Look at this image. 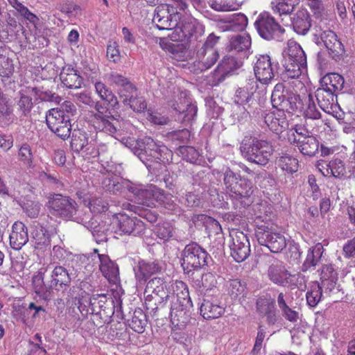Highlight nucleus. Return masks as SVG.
Masks as SVG:
<instances>
[{
    "instance_id": "nucleus-1",
    "label": "nucleus",
    "mask_w": 355,
    "mask_h": 355,
    "mask_svg": "<svg viewBox=\"0 0 355 355\" xmlns=\"http://www.w3.org/2000/svg\"><path fill=\"white\" fill-rule=\"evenodd\" d=\"M125 145L154 175H157L162 164L172 159V151L150 137L130 139L126 141Z\"/></svg>"
},
{
    "instance_id": "nucleus-2",
    "label": "nucleus",
    "mask_w": 355,
    "mask_h": 355,
    "mask_svg": "<svg viewBox=\"0 0 355 355\" xmlns=\"http://www.w3.org/2000/svg\"><path fill=\"white\" fill-rule=\"evenodd\" d=\"M300 96L292 90L286 89L283 83H277L271 95L272 106L278 110L277 113L268 112L264 116V123L276 134L283 132L288 127V122L281 113H292L297 109Z\"/></svg>"
},
{
    "instance_id": "nucleus-3",
    "label": "nucleus",
    "mask_w": 355,
    "mask_h": 355,
    "mask_svg": "<svg viewBox=\"0 0 355 355\" xmlns=\"http://www.w3.org/2000/svg\"><path fill=\"white\" fill-rule=\"evenodd\" d=\"M46 207L49 213L56 218L66 221L75 220L79 223H87V225H85V226L90 230L94 236L98 232L96 230L97 226L93 228L89 222H87L83 218L76 216L78 205L74 199L68 196L60 193L50 194L48 197Z\"/></svg>"
},
{
    "instance_id": "nucleus-4",
    "label": "nucleus",
    "mask_w": 355,
    "mask_h": 355,
    "mask_svg": "<svg viewBox=\"0 0 355 355\" xmlns=\"http://www.w3.org/2000/svg\"><path fill=\"white\" fill-rule=\"evenodd\" d=\"M170 316L173 324L186 323L192 302L189 295L187 285L182 281H175L171 284Z\"/></svg>"
},
{
    "instance_id": "nucleus-5",
    "label": "nucleus",
    "mask_w": 355,
    "mask_h": 355,
    "mask_svg": "<svg viewBox=\"0 0 355 355\" xmlns=\"http://www.w3.org/2000/svg\"><path fill=\"white\" fill-rule=\"evenodd\" d=\"M223 183L230 197L239 202L241 206H248L253 193L252 182L233 171L229 166L223 168Z\"/></svg>"
},
{
    "instance_id": "nucleus-6",
    "label": "nucleus",
    "mask_w": 355,
    "mask_h": 355,
    "mask_svg": "<svg viewBox=\"0 0 355 355\" xmlns=\"http://www.w3.org/2000/svg\"><path fill=\"white\" fill-rule=\"evenodd\" d=\"M171 287L166 281L160 277L150 279L144 291L146 309L153 315H157L159 309L164 307L170 300Z\"/></svg>"
},
{
    "instance_id": "nucleus-7",
    "label": "nucleus",
    "mask_w": 355,
    "mask_h": 355,
    "mask_svg": "<svg viewBox=\"0 0 355 355\" xmlns=\"http://www.w3.org/2000/svg\"><path fill=\"white\" fill-rule=\"evenodd\" d=\"M270 216L259 215L256 222L255 236L261 245L267 247L270 252L277 253L286 246V239L283 234L275 232L271 223H268Z\"/></svg>"
},
{
    "instance_id": "nucleus-8",
    "label": "nucleus",
    "mask_w": 355,
    "mask_h": 355,
    "mask_svg": "<svg viewBox=\"0 0 355 355\" xmlns=\"http://www.w3.org/2000/svg\"><path fill=\"white\" fill-rule=\"evenodd\" d=\"M282 78L285 81L299 78L306 67V56L302 47L294 42L289 44L283 62Z\"/></svg>"
},
{
    "instance_id": "nucleus-9",
    "label": "nucleus",
    "mask_w": 355,
    "mask_h": 355,
    "mask_svg": "<svg viewBox=\"0 0 355 355\" xmlns=\"http://www.w3.org/2000/svg\"><path fill=\"white\" fill-rule=\"evenodd\" d=\"M240 150L248 161L263 166L268 162L273 152L272 146L268 141L257 138L244 140Z\"/></svg>"
},
{
    "instance_id": "nucleus-10",
    "label": "nucleus",
    "mask_w": 355,
    "mask_h": 355,
    "mask_svg": "<svg viewBox=\"0 0 355 355\" xmlns=\"http://www.w3.org/2000/svg\"><path fill=\"white\" fill-rule=\"evenodd\" d=\"M181 256L182 267L187 273L207 266L209 258L205 250L195 242L187 245Z\"/></svg>"
},
{
    "instance_id": "nucleus-11",
    "label": "nucleus",
    "mask_w": 355,
    "mask_h": 355,
    "mask_svg": "<svg viewBox=\"0 0 355 355\" xmlns=\"http://www.w3.org/2000/svg\"><path fill=\"white\" fill-rule=\"evenodd\" d=\"M126 190L130 192L135 200L147 207L155 206V202L164 203L165 196L162 191L153 186L145 187L132 182L127 183Z\"/></svg>"
},
{
    "instance_id": "nucleus-12",
    "label": "nucleus",
    "mask_w": 355,
    "mask_h": 355,
    "mask_svg": "<svg viewBox=\"0 0 355 355\" xmlns=\"http://www.w3.org/2000/svg\"><path fill=\"white\" fill-rule=\"evenodd\" d=\"M254 26L259 35L266 40H280L285 32L282 28L268 13L260 14L254 22Z\"/></svg>"
},
{
    "instance_id": "nucleus-13",
    "label": "nucleus",
    "mask_w": 355,
    "mask_h": 355,
    "mask_svg": "<svg viewBox=\"0 0 355 355\" xmlns=\"http://www.w3.org/2000/svg\"><path fill=\"white\" fill-rule=\"evenodd\" d=\"M171 107L178 112L177 119L182 123H191L197 114V106L187 98L185 92H180L171 103Z\"/></svg>"
},
{
    "instance_id": "nucleus-14",
    "label": "nucleus",
    "mask_w": 355,
    "mask_h": 355,
    "mask_svg": "<svg viewBox=\"0 0 355 355\" xmlns=\"http://www.w3.org/2000/svg\"><path fill=\"white\" fill-rule=\"evenodd\" d=\"M46 123L51 132L61 139L69 138L71 131V121L57 109H50L46 114Z\"/></svg>"
},
{
    "instance_id": "nucleus-15",
    "label": "nucleus",
    "mask_w": 355,
    "mask_h": 355,
    "mask_svg": "<svg viewBox=\"0 0 355 355\" xmlns=\"http://www.w3.org/2000/svg\"><path fill=\"white\" fill-rule=\"evenodd\" d=\"M231 256L236 262L245 261L250 254V245L245 234L239 230H232L230 233Z\"/></svg>"
},
{
    "instance_id": "nucleus-16",
    "label": "nucleus",
    "mask_w": 355,
    "mask_h": 355,
    "mask_svg": "<svg viewBox=\"0 0 355 355\" xmlns=\"http://www.w3.org/2000/svg\"><path fill=\"white\" fill-rule=\"evenodd\" d=\"M114 220L120 234L137 236L143 234L146 230L144 223L139 218L125 214H116Z\"/></svg>"
},
{
    "instance_id": "nucleus-17",
    "label": "nucleus",
    "mask_w": 355,
    "mask_h": 355,
    "mask_svg": "<svg viewBox=\"0 0 355 355\" xmlns=\"http://www.w3.org/2000/svg\"><path fill=\"white\" fill-rule=\"evenodd\" d=\"M242 65L241 60L232 56L224 57L211 74L212 85H219L226 77L234 74Z\"/></svg>"
},
{
    "instance_id": "nucleus-18",
    "label": "nucleus",
    "mask_w": 355,
    "mask_h": 355,
    "mask_svg": "<svg viewBox=\"0 0 355 355\" xmlns=\"http://www.w3.org/2000/svg\"><path fill=\"white\" fill-rule=\"evenodd\" d=\"M254 73L257 80L263 85H269L275 78V70L268 55H259L254 65Z\"/></svg>"
},
{
    "instance_id": "nucleus-19",
    "label": "nucleus",
    "mask_w": 355,
    "mask_h": 355,
    "mask_svg": "<svg viewBox=\"0 0 355 355\" xmlns=\"http://www.w3.org/2000/svg\"><path fill=\"white\" fill-rule=\"evenodd\" d=\"M93 126L97 130L103 132L109 135L114 137L121 136V121L114 117L111 112L92 119Z\"/></svg>"
},
{
    "instance_id": "nucleus-20",
    "label": "nucleus",
    "mask_w": 355,
    "mask_h": 355,
    "mask_svg": "<svg viewBox=\"0 0 355 355\" xmlns=\"http://www.w3.org/2000/svg\"><path fill=\"white\" fill-rule=\"evenodd\" d=\"M315 43L318 45H324L333 58L344 51L343 44L338 39L336 34L331 30L323 31L320 37L316 38Z\"/></svg>"
},
{
    "instance_id": "nucleus-21",
    "label": "nucleus",
    "mask_w": 355,
    "mask_h": 355,
    "mask_svg": "<svg viewBox=\"0 0 355 355\" xmlns=\"http://www.w3.org/2000/svg\"><path fill=\"white\" fill-rule=\"evenodd\" d=\"M138 270L135 271V277L140 283H144L154 275H158L164 270V264L158 260L144 261L138 262Z\"/></svg>"
},
{
    "instance_id": "nucleus-22",
    "label": "nucleus",
    "mask_w": 355,
    "mask_h": 355,
    "mask_svg": "<svg viewBox=\"0 0 355 355\" xmlns=\"http://www.w3.org/2000/svg\"><path fill=\"white\" fill-rule=\"evenodd\" d=\"M235 103L243 105V110L242 118H248L251 113L255 114L259 103L254 98L253 93H248L244 88H239L236 92Z\"/></svg>"
},
{
    "instance_id": "nucleus-23",
    "label": "nucleus",
    "mask_w": 355,
    "mask_h": 355,
    "mask_svg": "<svg viewBox=\"0 0 355 355\" xmlns=\"http://www.w3.org/2000/svg\"><path fill=\"white\" fill-rule=\"evenodd\" d=\"M225 310V308L220 305L216 298L210 296L204 298L200 308L201 315L206 320L220 318Z\"/></svg>"
},
{
    "instance_id": "nucleus-24",
    "label": "nucleus",
    "mask_w": 355,
    "mask_h": 355,
    "mask_svg": "<svg viewBox=\"0 0 355 355\" xmlns=\"http://www.w3.org/2000/svg\"><path fill=\"white\" fill-rule=\"evenodd\" d=\"M71 281L68 270L61 266H55L51 274V287L57 291H65L69 286Z\"/></svg>"
},
{
    "instance_id": "nucleus-25",
    "label": "nucleus",
    "mask_w": 355,
    "mask_h": 355,
    "mask_svg": "<svg viewBox=\"0 0 355 355\" xmlns=\"http://www.w3.org/2000/svg\"><path fill=\"white\" fill-rule=\"evenodd\" d=\"M197 61L196 67L200 71L210 69L219 58V53L216 49H199L196 53Z\"/></svg>"
},
{
    "instance_id": "nucleus-26",
    "label": "nucleus",
    "mask_w": 355,
    "mask_h": 355,
    "mask_svg": "<svg viewBox=\"0 0 355 355\" xmlns=\"http://www.w3.org/2000/svg\"><path fill=\"white\" fill-rule=\"evenodd\" d=\"M320 107L325 112H330L337 102V94L330 89L321 86L315 92Z\"/></svg>"
},
{
    "instance_id": "nucleus-27",
    "label": "nucleus",
    "mask_w": 355,
    "mask_h": 355,
    "mask_svg": "<svg viewBox=\"0 0 355 355\" xmlns=\"http://www.w3.org/2000/svg\"><path fill=\"white\" fill-rule=\"evenodd\" d=\"M28 241V229L20 221L15 222L10 234V243L15 250H20Z\"/></svg>"
},
{
    "instance_id": "nucleus-28",
    "label": "nucleus",
    "mask_w": 355,
    "mask_h": 355,
    "mask_svg": "<svg viewBox=\"0 0 355 355\" xmlns=\"http://www.w3.org/2000/svg\"><path fill=\"white\" fill-rule=\"evenodd\" d=\"M269 279L278 286H285L288 284L291 274L285 267L278 261L272 263L268 269Z\"/></svg>"
},
{
    "instance_id": "nucleus-29",
    "label": "nucleus",
    "mask_w": 355,
    "mask_h": 355,
    "mask_svg": "<svg viewBox=\"0 0 355 355\" xmlns=\"http://www.w3.org/2000/svg\"><path fill=\"white\" fill-rule=\"evenodd\" d=\"M291 21L294 31L302 35H306L311 26V17L306 9L299 10L291 18Z\"/></svg>"
},
{
    "instance_id": "nucleus-30",
    "label": "nucleus",
    "mask_w": 355,
    "mask_h": 355,
    "mask_svg": "<svg viewBox=\"0 0 355 355\" xmlns=\"http://www.w3.org/2000/svg\"><path fill=\"white\" fill-rule=\"evenodd\" d=\"M60 79L62 83L69 89L80 88L83 84V78L78 74V71L71 66L62 68Z\"/></svg>"
},
{
    "instance_id": "nucleus-31",
    "label": "nucleus",
    "mask_w": 355,
    "mask_h": 355,
    "mask_svg": "<svg viewBox=\"0 0 355 355\" xmlns=\"http://www.w3.org/2000/svg\"><path fill=\"white\" fill-rule=\"evenodd\" d=\"M257 309L259 313L263 314L269 325L275 324L279 316L275 307L274 300H260L257 302Z\"/></svg>"
},
{
    "instance_id": "nucleus-32",
    "label": "nucleus",
    "mask_w": 355,
    "mask_h": 355,
    "mask_svg": "<svg viewBox=\"0 0 355 355\" xmlns=\"http://www.w3.org/2000/svg\"><path fill=\"white\" fill-rule=\"evenodd\" d=\"M98 258L99 267L103 275L109 280H115L119 273L117 265L106 254H98Z\"/></svg>"
},
{
    "instance_id": "nucleus-33",
    "label": "nucleus",
    "mask_w": 355,
    "mask_h": 355,
    "mask_svg": "<svg viewBox=\"0 0 355 355\" xmlns=\"http://www.w3.org/2000/svg\"><path fill=\"white\" fill-rule=\"evenodd\" d=\"M44 273L38 272L33 277V285L35 293L43 300H47L50 298L52 293L51 283L46 284L44 282Z\"/></svg>"
},
{
    "instance_id": "nucleus-34",
    "label": "nucleus",
    "mask_w": 355,
    "mask_h": 355,
    "mask_svg": "<svg viewBox=\"0 0 355 355\" xmlns=\"http://www.w3.org/2000/svg\"><path fill=\"white\" fill-rule=\"evenodd\" d=\"M343 77L337 73H329L320 80L321 86L330 89L333 92L338 94L344 87Z\"/></svg>"
},
{
    "instance_id": "nucleus-35",
    "label": "nucleus",
    "mask_w": 355,
    "mask_h": 355,
    "mask_svg": "<svg viewBox=\"0 0 355 355\" xmlns=\"http://www.w3.org/2000/svg\"><path fill=\"white\" fill-rule=\"evenodd\" d=\"M299 149L300 152L304 155L313 157L319 150L320 143L315 137H311L304 139L302 141L295 144Z\"/></svg>"
},
{
    "instance_id": "nucleus-36",
    "label": "nucleus",
    "mask_w": 355,
    "mask_h": 355,
    "mask_svg": "<svg viewBox=\"0 0 355 355\" xmlns=\"http://www.w3.org/2000/svg\"><path fill=\"white\" fill-rule=\"evenodd\" d=\"M129 327L135 331L141 334L147 324L146 315L140 308L136 309L131 320H128Z\"/></svg>"
},
{
    "instance_id": "nucleus-37",
    "label": "nucleus",
    "mask_w": 355,
    "mask_h": 355,
    "mask_svg": "<svg viewBox=\"0 0 355 355\" xmlns=\"http://www.w3.org/2000/svg\"><path fill=\"white\" fill-rule=\"evenodd\" d=\"M88 140L89 138L85 131L74 129L71 135V148L74 152L79 153L88 145Z\"/></svg>"
},
{
    "instance_id": "nucleus-38",
    "label": "nucleus",
    "mask_w": 355,
    "mask_h": 355,
    "mask_svg": "<svg viewBox=\"0 0 355 355\" xmlns=\"http://www.w3.org/2000/svg\"><path fill=\"white\" fill-rule=\"evenodd\" d=\"M323 250V245L320 243L309 250L306 260L302 265L303 270H307L318 264L322 257Z\"/></svg>"
},
{
    "instance_id": "nucleus-39",
    "label": "nucleus",
    "mask_w": 355,
    "mask_h": 355,
    "mask_svg": "<svg viewBox=\"0 0 355 355\" xmlns=\"http://www.w3.org/2000/svg\"><path fill=\"white\" fill-rule=\"evenodd\" d=\"M251 45V38L248 35H236L230 40L229 48L230 51L237 52L248 50Z\"/></svg>"
},
{
    "instance_id": "nucleus-40",
    "label": "nucleus",
    "mask_w": 355,
    "mask_h": 355,
    "mask_svg": "<svg viewBox=\"0 0 355 355\" xmlns=\"http://www.w3.org/2000/svg\"><path fill=\"white\" fill-rule=\"evenodd\" d=\"M286 135L288 141L291 144H295L300 141H302L304 138L311 137L312 135L308 129L304 126L296 125L295 128L290 129L287 131Z\"/></svg>"
},
{
    "instance_id": "nucleus-41",
    "label": "nucleus",
    "mask_w": 355,
    "mask_h": 355,
    "mask_svg": "<svg viewBox=\"0 0 355 355\" xmlns=\"http://www.w3.org/2000/svg\"><path fill=\"white\" fill-rule=\"evenodd\" d=\"M95 89L102 100L107 101L113 108H119V102L116 96L111 90L107 88L104 83L101 82L96 83Z\"/></svg>"
},
{
    "instance_id": "nucleus-42",
    "label": "nucleus",
    "mask_w": 355,
    "mask_h": 355,
    "mask_svg": "<svg viewBox=\"0 0 355 355\" xmlns=\"http://www.w3.org/2000/svg\"><path fill=\"white\" fill-rule=\"evenodd\" d=\"M123 206L128 210L135 212L141 218H145L147 221L153 223L157 220L158 214L155 211L146 209L144 207L131 205L130 203L123 204Z\"/></svg>"
},
{
    "instance_id": "nucleus-43",
    "label": "nucleus",
    "mask_w": 355,
    "mask_h": 355,
    "mask_svg": "<svg viewBox=\"0 0 355 355\" xmlns=\"http://www.w3.org/2000/svg\"><path fill=\"white\" fill-rule=\"evenodd\" d=\"M130 182V181L119 182L114 178H105L102 182V186L105 191L116 194L126 190L127 183Z\"/></svg>"
},
{
    "instance_id": "nucleus-44",
    "label": "nucleus",
    "mask_w": 355,
    "mask_h": 355,
    "mask_svg": "<svg viewBox=\"0 0 355 355\" xmlns=\"http://www.w3.org/2000/svg\"><path fill=\"white\" fill-rule=\"evenodd\" d=\"M248 24L246 16L242 13L234 15L226 25L227 30L241 31L245 29Z\"/></svg>"
},
{
    "instance_id": "nucleus-45",
    "label": "nucleus",
    "mask_w": 355,
    "mask_h": 355,
    "mask_svg": "<svg viewBox=\"0 0 355 355\" xmlns=\"http://www.w3.org/2000/svg\"><path fill=\"white\" fill-rule=\"evenodd\" d=\"M322 295L321 286L318 283L313 284L306 295L307 304L311 307H315L321 300Z\"/></svg>"
},
{
    "instance_id": "nucleus-46",
    "label": "nucleus",
    "mask_w": 355,
    "mask_h": 355,
    "mask_svg": "<svg viewBox=\"0 0 355 355\" xmlns=\"http://www.w3.org/2000/svg\"><path fill=\"white\" fill-rule=\"evenodd\" d=\"M279 166L289 173H293L297 171L298 160L288 155H284L278 160Z\"/></svg>"
},
{
    "instance_id": "nucleus-47",
    "label": "nucleus",
    "mask_w": 355,
    "mask_h": 355,
    "mask_svg": "<svg viewBox=\"0 0 355 355\" xmlns=\"http://www.w3.org/2000/svg\"><path fill=\"white\" fill-rule=\"evenodd\" d=\"M88 207L94 214H101L108 210L109 204L101 197H92L88 199Z\"/></svg>"
},
{
    "instance_id": "nucleus-48",
    "label": "nucleus",
    "mask_w": 355,
    "mask_h": 355,
    "mask_svg": "<svg viewBox=\"0 0 355 355\" xmlns=\"http://www.w3.org/2000/svg\"><path fill=\"white\" fill-rule=\"evenodd\" d=\"M18 159L22 164L31 168L33 166V155L31 146L27 144L21 145L18 152Z\"/></svg>"
},
{
    "instance_id": "nucleus-49",
    "label": "nucleus",
    "mask_w": 355,
    "mask_h": 355,
    "mask_svg": "<svg viewBox=\"0 0 355 355\" xmlns=\"http://www.w3.org/2000/svg\"><path fill=\"white\" fill-rule=\"evenodd\" d=\"M182 33L185 37L191 38L197 37V34L201 35L203 32V26L196 21L188 22L182 27Z\"/></svg>"
},
{
    "instance_id": "nucleus-50",
    "label": "nucleus",
    "mask_w": 355,
    "mask_h": 355,
    "mask_svg": "<svg viewBox=\"0 0 355 355\" xmlns=\"http://www.w3.org/2000/svg\"><path fill=\"white\" fill-rule=\"evenodd\" d=\"M137 87L130 83L124 87L119 88L117 93L121 102L125 104V103H129L137 94Z\"/></svg>"
},
{
    "instance_id": "nucleus-51",
    "label": "nucleus",
    "mask_w": 355,
    "mask_h": 355,
    "mask_svg": "<svg viewBox=\"0 0 355 355\" xmlns=\"http://www.w3.org/2000/svg\"><path fill=\"white\" fill-rule=\"evenodd\" d=\"M306 101V108L304 110V115L306 118L311 119H318L321 114L317 109L316 105L313 101V96L312 94H309Z\"/></svg>"
},
{
    "instance_id": "nucleus-52",
    "label": "nucleus",
    "mask_w": 355,
    "mask_h": 355,
    "mask_svg": "<svg viewBox=\"0 0 355 355\" xmlns=\"http://www.w3.org/2000/svg\"><path fill=\"white\" fill-rule=\"evenodd\" d=\"M195 283L200 288H202L207 291L215 287L217 284V281L214 274L207 272L202 275L200 280L196 279Z\"/></svg>"
},
{
    "instance_id": "nucleus-53",
    "label": "nucleus",
    "mask_w": 355,
    "mask_h": 355,
    "mask_svg": "<svg viewBox=\"0 0 355 355\" xmlns=\"http://www.w3.org/2000/svg\"><path fill=\"white\" fill-rule=\"evenodd\" d=\"M329 177L336 178H341L345 173V166L340 159H334L330 161Z\"/></svg>"
},
{
    "instance_id": "nucleus-54",
    "label": "nucleus",
    "mask_w": 355,
    "mask_h": 355,
    "mask_svg": "<svg viewBox=\"0 0 355 355\" xmlns=\"http://www.w3.org/2000/svg\"><path fill=\"white\" fill-rule=\"evenodd\" d=\"M190 136V131L187 128L168 132L166 135L168 139L180 144L187 143L189 140Z\"/></svg>"
},
{
    "instance_id": "nucleus-55",
    "label": "nucleus",
    "mask_w": 355,
    "mask_h": 355,
    "mask_svg": "<svg viewBox=\"0 0 355 355\" xmlns=\"http://www.w3.org/2000/svg\"><path fill=\"white\" fill-rule=\"evenodd\" d=\"M227 291L232 298H236L244 296L245 286L239 279H232L228 283Z\"/></svg>"
},
{
    "instance_id": "nucleus-56",
    "label": "nucleus",
    "mask_w": 355,
    "mask_h": 355,
    "mask_svg": "<svg viewBox=\"0 0 355 355\" xmlns=\"http://www.w3.org/2000/svg\"><path fill=\"white\" fill-rule=\"evenodd\" d=\"M297 0H282L272 7L275 12L280 15L290 14L293 12Z\"/></svg>"
},
{
    "instance_id": "nucleus-57",
    "label": "nucleus",
    "mask_w": 355,
    "mask_h": 355,
    "mask_svg": "<svg viewBox=\"0 0 355 355\" xmlns=\"http://www.w3.org/2000/svg\"><path fill=\"white\" fill-rule=\"evenodd\" d=\"M173 227L168 222L159 223L155 227V233L157 236L163 240H168L173 236Z\"/></svg>"
},
{
    "instance_id": "nucleus-58",
    "label": "nucleus",
    "mask_w": 355,
    "mask_h": 355,
    "mask_svg": "<svg viewBox=\"0 0 355 355\" xmlns=\"http://www.w3.org/2000/svg\"><path fill=\"white\" fill-rule=\"evenodd\" d=\"M14 65L11 59L6 56H0V76L9 77L12 74Z\"/></svg>"
},
{
    "instance_id": "nucleus-59",
    "label": "nucleus",
    "mask_w": 355,
    "mask_h": 355,
    "mask_svg": "<svg viewBox=\"0 0 355 355\" xmlns=\"http://www.w3.org/2000/svg\"><path fill=\"white\" fill-rule=\"evenodd\" d=\"M56 109L58 112L62 113L64 117H67L70 121L77 114V108L71 101H64L60 107Z\"/></svg>"
},
{
    "instance_id": "nucleus-60",
    "label": "nucleus",
    "mask_w": 355,
    "mask_h": 355,
    "mask_svg": "<svg viewBox=\"0 0 355 355\" xmlns=\"http://www.w3.org/2000/svg\"><path fill=\"white\" fill-rule=\"evenodd\" d=\"M107 58L114 63L118 62L121 59L119 45L116 42L109 41L107 46Z\"/></svg>"
},
{
    "instance_id": "nucleus-61",
    "label": "nucleus",
    "mask_w": 355,
    "mask_h": 355,
    "mask_svg": "<svg viewBox=\"0 0 355 355\" xmlns=\"http://www.w3.org/2000/svg\"><path fill=\"white\" fill-rule=\"evenodd\" d=\"M155 24L159 30H171L178 25L177 20H173L172 14L171 16L159 18Z\"/></svg>"
},
{
    "instance_id": "nucleus-62",
    "label": "nucleus",
    "mask_w": 355,
    "mask_h": 355,
    "mask_svg": "<svg viewBox=\"0 0 355 355\" xmlns=\"http://www.w3.org/2000/svg\"><path fill=\"white\" fill-rule=\"evenodd\" d=\"M179 152L185 160L190 162H195L199 155L198 152L193 147L189 146H180Z\"/></svg>"
},
{
    "instance_id": "nucleus-63",
    "label": "nucleus",
    "mask_w": 355,
    "mask_h": 355,
    "mask_svg": "<svg viewBox=\"0 0 355 355\" xmlns=\"http://www.w3.org/2000/svg\"><path fill=\"white\" fill-rule=\"evenodd\" d=\"M41 205L38 202L28 201L24 204L23 209L24 212L32 218H36L40 211Z\"/></svg>"
},
{
    "instance_id": "nucleus-64",
    "label": "nucleus",
    "mask_w": 355,
    "mask_h": 355,
    "mask_svg": "<svg viewBox=\"0 0 355 355\" xmlns=\"http://www.w3.org/2000/svg\"><path fill=\"white\" fill-rule=\"evenodd\" d=\"M108 80L119 88L124 87L131 83L127 77L117 72L110 73L109 74Z\"/></svg>"
}]
</instances>
